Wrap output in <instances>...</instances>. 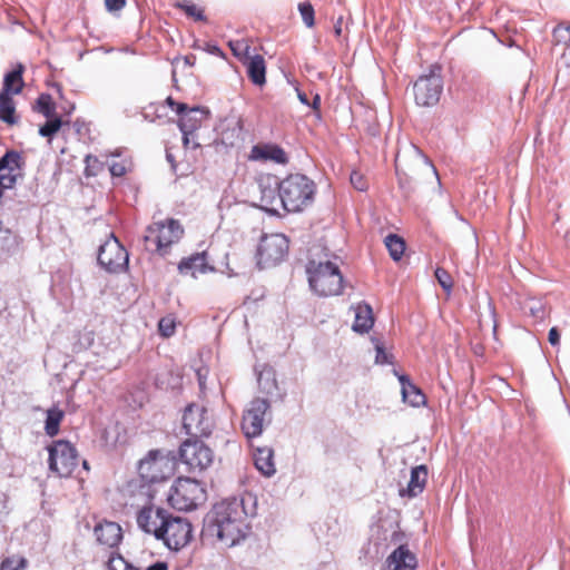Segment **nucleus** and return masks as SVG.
Here are the masks:
<instances>
[{
    "instance_id": "1",
    "label": "nucleus",
    "mask_w": 570,
    "mask_h": 570,
    "mask_svg": "<svg viewBox=\"0 0 570 570\" xmlns=\"http://www.w3.org/2000/svg\"><path fill=\"white\" fill-rule=\"evenodd\" d=\"M248 514L244 498L224 500L216 503L205 517L203 533L232 548L248 534Z\"/></svg>"
},
{
    "instance_id": "2",
    "label": "nucleus",
    "mask_w": 570,
    "mask_h": 570,
    "mask_svg": "<svg viewBox=\"0 0 570 570\" xmlns=\"http://www.w3.org/2000/svg\"><path fill=\"white\" fill-rule=\"evenodd\" d=\"M306 274L311 289L321 297L337 296L343 291V275L337 264L327 253L318 259L312 257L306 264Z\"/></svg>"
},
{
    "instance_id": "3",
    "label": "nucleus",
    "mask_w": 570,
    "mask_h": 570,
    "mask_svg": "<svg viewBox=\"0 0 570 570\" xmlns=\"http://www.w3.org/2000/svg\"><path fill=\"white\" fill-rule=\"evenodd\" d=\"M395 169L402 187L411 179L430 178L440 186L438 171L429 158L413 144L399 149Z\"/></svg>"
},
{
    "instance_id": "4",
    "label": "nucleus",
    "mask_w": 570,
    "mask_h": 570,
    "mask_svg": "<svg viewBox=\"0 0 570 570\" xmlns=\"http://www.w3.org/2000/svg\"><path fill=\"white\" fill-rule=\"evenodd\" d=\"M315 194V183L303 174H291L278 185L281 206L288 213L303 212L313 204Z\"/></svg>"
},
{
    "instance_id": "5",
    "label": "nucleus",
    "mask_w": 570,
    "mask_h": 570,
    "mask_svg": "<svg viewBox=\"0 0 570 570\" xmlns=\"http://www.w3.org/2000/svg\"><path fill=\"white\" fill-rule=\"evenodd\" d=\"M207 499L206 490L195 479L178 478L170 488L168 501L173 508L190 511L203 504Z\"/></svg>"
},
{
    "instance_id": "6",
    "label": "nucleus",
    "mask_w": 570,
    "mask_h": 570,
    "mask_svg": "<svg viewBox=\"0 0 570 570\" xmlns=\"http://www.w3.org/2000/svg\"><path fill=\"white\" fill-rule=\"evenodd\" d=\"M175 465V458L169 452L153 450L140 460L138 473L146 483H157L173 475Z\"/></svg>"
},
{
    "instance_id": "7",
    "label": "nucleus",
    "mask_w": 570,
    "mask_h": 570,
    "mask_svg": "<svg viewBox=\"0 0 570 570\" xmlns=\"http://www.w3.org/2000/svg\"><path fill=\"white\" fill-rule=\"evenodd\" d=\"M49 469L61 478H68L78 465V452L68 441H55L49 448Z\"/></svg>"
},
{
    "instance_id": "8",
    "label": "nucleus",
    "mask_w": 570,
    "mask_h": 570,
    "mask_svg": "<svg viewBox=\"0 0 570 570\" xmlns=\"http://www.w3.org/2000/svg\"><path fill=\"white\" fill-rule=\"evenodd\" d=\"M184 234L181 225L175 219H167L166 222H157L147 228V234L144 237L146 247L155 246V249L161 254L174 243H177Z\"/></svg>"
},
{
    "instance_id": "9",
    "label": "nucleus",
    "mask_w": 570,
    "mask_h": 570,
    "mask_svg": "<svg viewBox=\"0 0 570 570\" xmlns=\"http://www.w3.org/2000/svg\"><path fill=\"white\" fill-rule=\"evenodd\" d=\"M271 404L266 399L252 400L244 410L242 431L247 439L257 438L263 433L264 426L269 422Z\"/></svg>"
},
{
    "instance_id": "10",
    "label": "nucleus",
    "mask_w": 570,
    "mask_h": 570,
    "mask_svg": "<svg viewBox=\"0 0 570 570\" xmlns=\"http://www.w3.org/2000/svg\"><path fill=\"white\" fill-rule=\"evenodd\" d=\"M439 68H433L430 73L421 76L413 85V95L416 105L431 107L438 104L443 90V80Z\"/></svg>"
},
{
    "instance_id": "11",
    "label": "nucleus",
    "mask_w": 570,
    "mask_h": 570,
    "mask_svg": "<svg viewBox=\"0 0 570 570\" xmlns=\"http://www.w3.org/2000/svg\"><path fill=\"white\" fill-rule=\"evenodd\" d=\"M193 537V528L186 518L168 515L163 523L161 539L170 550H180L189 543Z\"/></svg>"
},
{
    "instance_id": "12",
    "label": "nucleus",
    "mask_w": 570,
    "mask_h": 570,
    "mask_svg": "<svg viewBox=\"0 0 570 570\" xmlns=\"http://www.w3.org/2000/svg\"><path fill=\"white\" fill-rule=\"evenodd\" d=\"M183 426L187 434L203 438L212 434L215 422L205 406L191 403L185 409Z\"/></svg>"
},
{
    "instance_id": "13",
    "label": "nucleus",
    "mask_w": 570,
    "mask_h": 570,
    "mask_svg": "<svg viewBox=\"0 0 570 570\" xmlns=\"http://www.w3.org/2000/svg\"><path fill=\"white\" fill-rule=\"evenodd\" d=\"M288 250V239L283 234H272L262 237L257 255L258 265L271 267L283 261Z\"/></svg>"
},
{
    "instance_id": "14",
    "label": "nucleus",
    "mask_w": 570,
    "mask_h": 570,
    "mask_svg": "<svg viewBox=\"0 0 570 570\" xmlns=\"http://www.w3.org/2000/svg\"><path fill=\"white\" fill-rule=\"evenodd\" d=\"M181 461L193 472H202L214 461V452L200 441L186 440L179 450Z\"/></svg>"
},
{
    "instance_id": "15",
    "label": "nucleus",
    "mask_w": 570,
    "mask_h": 570,
    "mask_svg": "<svg viewBox=\"0 0 570 570\" xmlns=\"http://www.w3.org/2000/svg\"><path fill=\"white\" fill-rule=\"evenodd\" d=\"M98 263L109 273L121 272L127 266L128 253L114 235L99 247Z\"/></svg>"
},
{
    "instance_id": "16",
    "label": "nucleus",
    "mask_w": 570,
    "mask_h": 570,
    "mask_svg": "<svg viewBox=\"0 0 570 570\" xmlns=\"http://www.w3.org/2000/svg\"><path fill=\"white\" fill-rule=\"evenodd\" d=\"M24 160L16 150L7 151L0 158V186L7 190L12 189L19 178L23 176Z\"/></svg>"
},
{
    "instance_id": "17",
    "label": "nucleus",
    "mask_w": 570,
    "mask_h": 570,
    "mask_svg": "<svg viewBox=\"0 0 570 570\" xmlns=\"http://www.w3.org/2000/svg\"><path fill=\"white\" fill-rule=\"evenodd\" d=\"M168 515L167 511L159 507L146 505L137 513V524L144 532L154 534L158 539Z\"/></svg>"
},
{
    "instance_id": "18",
    "label": "nucleus",
    "mask_w": 570,
    "mask_h": 570,
    "mask_svg": "<svg viewBox=\"0 0 570 570\" xmlns=\"http://www.w3.org/2000/svg\"><path fill=\"white\" fill-rule=\"evenodd\" d=\"M278 185L279 181L274 176H266L258 180V187L261 190L259 207L272 214H277V206L281 205Z\"/></svg>"
},
{
    "instance_id": "19",
    "label": "nucleus",
    "mask_w": 570,
    "mask_h": 570,
    "mask_svg": "<svg viewBox=\"0 0 570 570\" xmlns=\"http://www.w3.org/2000/svg\"><path fill=\"white\" fill-rule=\"evenodd\" d=\"M416 557L407 547L400 546L385 560L384 570H415Z\"/></svg>"
},
{
    "instance_id": "20",
    "label": "nucleus",
    "mask_w": 570,
    "mask_h": 570,
    "mask_svg": "<svg viewBox=\"0 0 570 570\" xmlns=\"http://www.w3.org/2000/svg\"><path fill=\"white\" fill-rule=\"evenodd\" d=\"M249 159L263 163L273 161L282 165L287 163L286 153L279 146L273 144L255 145L250 150Z\"/></svg>"
},
{
    "instance_id": "21",
    "label": "nucleus",
    "mask_w": 570,
    "mask_h": 570,
    "mask_svg": "<svg viewBox=\"0 0 570 570\" xmlns=\"http://www.w3.org/2000/svg\"><path fill=\"white\" fill-rule=\"evenodd\" d=\"M94 532L97 541L109 548L118 546L122 539L121 528L119 524L111 521L98 523L95 527Z\"/></svg>"
},
{
    "instance_id": "22",
    "label": "nucleus",
    "mask_w": 570,
    "mask_h": 570,
    "mask_svg": "<svg viewBox=\"0 0 570 570\" xmlns=\"http://www.w3.org/2000/svg\"><path fill=\"white\" fill-rule=\"evenodd\" d=\"M428 481V468L424 464L414 466L411 470L410 481L405 489L400 490V495L414 498L423 492Z\"/></svg>"
},
{
    "instance_id": "23",
    "label": "nucleus",
    "mask_w": 570,
    "mask_h": 570,
    "mask_svg": "<svg viewBox=\"0 0 570 570\" xmlns=\"http://www.w3.org/2000/svg\"><path fill=\"white\" fill-rule=\"evenodd\" d=\"M206 115L207 111L199 107L187 108L183 114H179L178 127L181 134L195 132L202 126Z\"/></svg>"
},
{
    "instance_id": "24",
    "label": "nucleus",
    "mask_w": 570,
    "mask_h": 570,
    "mask_svg": "<svg viewBox=\"0 0 570 570\" xmlns=\"http://www.w3.org/2000/svg\"><path fill=\"white\" fill-rule=\"evenodd\" d=\"M208 269V265L206 263V254L197 253L187 258H184L178 264V271L183 275H191L196 277L197 274H204Z\"/></svg>"
},
{
    "instance_id": "25",
    "label": "nucleus",
    "mask_w": 570,
    "mask_h": 570,
    "mask_svg": "<svg viewBox=\"0 0 570 570\" xmlns=\"http://www.w3.org/2000/svg\"><path fill=\"white\" fill-rule=\"evenodd\" d=\"M254 463L257 470L265 476H272L276 472L274 451L271 448H257L254 453Z\"/></svg>"
},
{
    "instance_id": "26",
    "label": "nucleus",
    "mask_w": 570,
    "mask_h": 570,
    "mask_svg": "<svg viewBox=\"0 0 570 570\" xmlns=\"http://www.w3.org/2000/svg\"><path fill=\"white\" fill-rule=\"evenodd\" d=\"M23 70L24 67L21 63H19L12 71L8 72L4 76L3 87L0 92H6L10 95L20 94L24 86L22 79Z\"/></svg>"
},
{
    "instance_id": "27",
    "label": "nucleus",
    "mask_w": 570,
    "mask_h": 570,
    "mask_svg": "<svg viewBox=\"0 0 570 570\" xmlns=\"http://www.w3.org/2000/svg\"><path fill=\"white\" fill-rule=\"evenodd\" d=\"M374 323L372 308L367 304H358L355 307V320L353 323V331L358 333L368 332Z\"/></svg>"
},
{
    "instance_id": "28",
    "label": "nucleus",
    "mask_w": 570,
    "mask_h": 570,
    "mask_svg": "<svg viewBox=\"0 0 570 570\" xmlns=\"http://www.w3.org/2000/svg\"><path fill=\"white\" fill-rule=\"evenodd\" d=\"M247 73L249 79L257 86H263L266 81L265 73V60L262 56L255 55L248 58L247 61Z\"/></svg>"
},
{
    "instance_id": "29",
    "label": "nucleus",
    "mask_w": 570,
    "mask_h": 570,
    "mask_svg": "<svg viewBox=\"0 0 570 570\" xmlns=\"http://www.w3.org/2000/svg\"><path fill=\"white\" fill-rule=\"evenodd\" d=\"M259 390L266 395H273L278 390L275 372L271 367L262 370L257 377Z\"/></svg>"
},
{
    "instance_id": "30",
    "label": "nucleus",
    "mask_w": 570,
    "mask_h": 570,
    "mask_svg": "<svg viewBox=\"0 0 570 570\" xmlns=\"http://www.w3.org/2000/svg\"><path fill=\"white\" fill-rule=\"evenodd\" d=\"M401 383L404 402L412 406H419L424 403L425 396L415 385L409 381H405L404 377H401Z\"/></svg>"
},
{
    "instance_id": "31",
    "label": "nucleus",
    "mask_w": 570,
    "mask_h": 570,
    "mask_svg": "<svg viewBox=\"0 0 570 570\" xmlns=\"http://www.w3.org/2000/svg\"><path fill=\"white\" fill-rule=\"evenodd\" d=\"M14 102L10 94L0 92V119L9 125L16 122Z\"/></svg>"
},
{
    "instance_id": "32",
    "label": "nucleus",
    "mask_w": 570,
    "mask_h": 570,
    "mask_svg": "<svg viewBox=\"0 0 570 570\" xmlns=\"http://www.w3.org/2000/svg\"><path fill=\"white\" fill-rule=\"evenodd\" d=\"M384 244L394 261L401 259L405 250V243L400 236L390 234L385 237Z\"/></svg>"
},
{
    "instance_id": "33",
    "label": "nucleus",
    "mask_w": 570,
    "mask_h": 570,
    "mask_svg": "<svg viewBox=\"0 0 570 570\" xmlns=\"http://www.w3.org/2000/svg\"><path fill=\"white\" fill-rule=\"evenodd\" d=\"M62 417L63 412L57 407H52L47 411L45 430L49 436H55L59 432V425Z\"/></svg>"
},
{
    "instance_id": "34",
    "label": "nucleus",
    "mask_w": 570,
    "mask_h": 570,
    "mask_svg": "<svg viewBox=\"0 0 570 570\" xmlns=\"http://www.w3.org/2000/svg\"><path fill=\"white\" fill-rule=\"evenodd\" d=\"M108 570H140L129 561H127L121 554L111 552L108 562Z\"/></svg>"
},
{
    "instance_id": "35",
    "label": "nucleus",
    "mask_w": 570,
    "mask_h": 570,
    "mask_svg": "<svg viewBox=\"0 0 570 570\" xmlns=\"http://www.w3.org/2000/svg\"><path fill=\"white\" fill-rule=\"evenodd\" d=\"M27 560L22 557H8L6 558L0 566V570H26Z\"/></svg>"
},
{
    "instance_id": "36",
    "label": "nucleus",
    "mask_w": 570,
    "mask_h": 570,
    "mask_svg": "<svg viewBox=\"0 0 570 570\" xmlns=\"http://www.w3.org/2000/svg\"><path fill=\"white\" fill-rule=\"evenodd\" d=\"M229 47L233 53L238 58H249V45L246 40L229 41Z\"/></svg>"
},
{
    "instance_id": "37",
    "label": "nucleus",
    "mask_w": 570,
    "mask_h": 570,
    "mask_svg": "<svg viewBox=\"0 0 570 570\" xmlns=\"http://www.w3.org/2000/svg\"><path fill=\"white\" fill-rule=\"evenodd\" d=\"M62 121L60 118H53L48 120L43 126L40 127L39 134L42 137L51 138L61 127Z\"/></svg>"
},
{
    "instance_id": "38",
    "label": "nucleus",
    "mask_w": 570,
    "mask_h": 570,
    "mask_svg": "<svg viewBox=\"0 0 570 570\" xmlns=\"http://www.w3.org/2000/svg\"><path fill=\"white\" fill-rule=\"evenodd\" d=\"M298 10L305 26L312 28L315 23L313 6L309 2H302L298 4Z\"/></svg>"
},
{
    "instance_id": "39",
    "label": "nucleus",
    "mask_w": 570,
    "mask_h": 570,
    "mask_svg": "<svg viewBox=\"0 0 570 570\" xmlns=\"http://www.w3.org/2000/svg\"><path fill=\"white\" fill-rule=\"evenodd\" d=\"M435 277L439 282V284L442 286V288L450 293L453 286V281L451 275L442 267H438L435 269Z\"/></svg>"
},
{
    "instance_id": "40",
    "label": "nucleus",
    "mask_w": 570,
    "mask_h": 570,
    "mask_svg": "<svg viewBox=\"0 0 570 570\" xmlns=\"http://www.w3.org/2000/svg\"><path fill=\"white\" fill-rule=\"evenodd\" d=\"M175 320L170 316L163 317L158 323V330L164 337H169L175 332Z\"/></svg>"
},
{
    "instance_id": "41",
    "label": "nucleus",
    "mask_w": 570,
    "mask_h": 570,
    "mask_svg": "<svg viewBox=\"0 0 570 570\" xmlns=\"http://www.w3.org/2000/svg\"><path fill=\"white\" fill-rule=\"evenodd\" d=\"M38 111L50 117L53 111L52 100L49 95H41L37 100Z\"/></svg>"
},
{
    "instance_id": "42",
    "label": "nucleus",
    "mask_w": 570,
    "mask_h": 570,
    "mask_svg": "<svg viewBox=\"0 0 570 570\" xmlns=\"http://www.w3.org/2000/svg\"><path fill=\"white\" fill-rule=\"evenodd\" d=\"M179 7L186 12L187 16L195 18L196 20H204L203 11L190 2H183Z\"/></svg>"
},
{
    "instance_id": "43",
    "label": "nucleus",
    "mask_w": 570,
    "mask_h": 570,
    "mask_svg": "<svg viewBox=\"0 0 570 570\" xmlns=\"http://www.w3.org/2000/svg\"><path fill=\"white\" fill-rule=\"evenodd\" d=\"M372 341L375 345V351H376L375 362L379 364L391 363L390 357H389L387 353L385 352L383 345L375 338H372Z\"/></svg>"
},
{
    "instance_id": "44",
    "label": "nucleus",
    "mask_w": 570,
    "mask_h": 570,
    "mask_svg": "<svg viewBox=\"0 0 570 570\" xmlns=\"http://www.w3.org/2000/svg\"><path fill=\"white\" fill-rule=\"evenodd\" d=\"M529 311L535 318L542 320L546 316V309L541 302L532 301Z\"/></svg>"
},
{
    "instance_id": "45",
    "label": "nucleus",
    "mask_w": 570,
    "mask_h": 570,
    "mask_svg": "<svg viewBox=\"0 0 570 570\" xmlns=\"http://www.w3.org/2000/svg\"><path fill=\"white\" fill-rule=\"evenodd\" d=\"M351 184L353 185V187L357 190H365L366 189V183L362 176V174L357 173V171H353L351 174Z\"/></svg>"
},
{
    "instance_id": "46",
    "label": "nucleus",
    "mask_w": 570,
    "mask_h": 570,
    "mask_svg": "<svg viewBox=\"0 0 570 570\" xmlns=\"http://www.w3.org/2000/svg\"><path fill=\"white\" fill-rule=\"evenodd\" d=\"M126 4V0H105L106 9L109 12L120 11Z\"/></svg>"
},
{
    "instance_id": "47",
    "label": "nucleus",
    "mask_w": 570,
    "mask_h": 570,
    "mask_svg": "<svg viewBox=\"0 0 570 570\" xmlns=\"http://www.w3.org/2000/svg\"><path fill=\"white\" fill-rule=\"evenodd\" d=\"M183 144L185 148L196 149L200 145L195 140V132H189L188 135L183 134Z\"/></svg>"
},
{
    "instance_id": "48",
    "label": "nucleus",
    "mask_w": 570,
    "mask_h": 570,
    "mask_svg": "<svg viewBox=\"0 0 570 570\" xmlns=\"http://www.w3.org/2000/svg\"><path fill=\"white\" fill-rule=\"evenodd\" d=\"M112 176H124L126 174V166L122 163H112L109 167Z\"/></svg>"
},
{
    "instance_id": "49",
    "label": "nucleus",
    "mask_w": 570,
    "mask_h": 570,
    "mask_svg": "<svg viewBox=\"0 0 570 570\" xmlns=\"http://www.w3.org/2000/svg\"><path fill=\"white\" fill-rule=\"evenodd\" d=\"M548 340H549V343L552 345V346H558L559 343H560V333L558 331L557 327H552L550 331H549V336H548Z\"/></svg>"
},
{
    "instance_id": "50",
    "label": "nucleus",
    "mask_w": 570,
    "mask_h": 570,
    "mask_svg": "<svg viewBox=\"0 0 570 570\" xmlns=\"http://www.w3.org/2000/svg\"><path fill=\"white\" fill-rule=\"evenodd\" d=\"M166 102L171 107V108H176V112L179 115V114H183V111H185L187 109V105L186 104H178L171 97H168L166 99Z\"/></svg>"
},
{
    "instance_id": "51",
    "label": "nucleus",
    "mask_w": 570,
    "mask_h": 570,
    "mask_svg": "<svg viewBox=\"0 0 570 570\" xmlns=\"http://www.w3.org/2000/svg\"><path fill=\"white\" fill-rule=\"evenodd\" d=\"M204 50L207 51L210 55H215V56H218V57H223L224 56L222 49L218 46H216V45L206 43Z\"/></svg>"
},
{
    "instance_id": "52",
    "label": "nucleus",
    "mask_w": 570,
    "mask_h": 570,
    "mask_svg": "<svg viewBox=\"0 0 570 570\" xmlns=\"http://www.w3.org/2000/svg\"><path fill=\"white\" fill-rule=\"evenodd\" d=\"M147 570H168V566L166 562L158 561L147 568Z\"/></svg>"
},
{
    "instance_id": "53",
    "label": "nucleus",
    "mask_w": 570,
    "mask_h": 570,
    "mask_svg": "<svg viewBox=\"0 0 570 570\" xmlns=\"http://www.w3.org/2000/svg\"><path fill=\"white\" fill-rule=\"evenodd\" d=\"M296 92H297V98L299 99V101L306 106H309V101H308L306 94L301 91L299 89H296Z\"/></svg>"
},
{
    "instance_id": "54",
    "label": "nucleus",
    "mask_w": 570,
    "mask_h": 570,
    "mask_svg": "<svg viewBox=\"0 0 570 570\" xmlns=\"http://www.w3.org/2000/svg\"><path fill=\"white\" fill-rule=\"evenodd\" d=\"M320 106H321V97L318 95H315L314 99H313L312 108L317 111V110H320Z\"/></svg>"
},
{
    "instance_id": "55",
    "label": "nucleus",
    "mask_w": 570,
    "mask_h": 570,
    "mask_svg": "<svg viewBox=\"0 0 570 570\" xmlns=\"http://www.w3.org/2000/svg\"><path fill=\"white\" fill-rule=\"evenodd\" d=\"M341 23H342V18L338 19L337 23L335 24L334 29H335V35L336 36H340L341 32H342V27H341Z\"/></svg>"
},
{
    "instance_id": "56",
    "label": "nucleus",
    "mask_w": 570,
    "mask_h": 570,
    "mask_svg": "<svg viewBox=\"0 0 570 570\" xmlns=\"http://www.w3.org/2000/svg\"><path fill=\"white\" fill-rule=\"evenodd\" d=\"M166 158L167 160L171 164V167L175 168V163H174V158H173V155L167 151L166 154Z\"/></svg>"
},
{
    "instance_id": "57",
    "label": "nucleus",
    "mask_w": 570,
    "mask_h": 570,
    "mask_svg": "<svg viewBox=\"0 0 570 570\" xmlns=\"http://www.w3.org/2000/svg\"><path fill=\"white\" fill-rule=\"evenodd\" d=\"M185 63L191 66L193 65L191 58L190 57H186L185 58Z\"/></svg>"
},
{
    "instance_id": "58",
    "label": "nucleus",
    "mask_w": 570,
    "mask_h": 570,
    "mask_svg": "<svg viewBox=\"0 0 570 570\" xmlns=\"http://www.w3.org/2000/svg\"><path fill=\"white\" fill-rule=\"evenodd\" d=\"M82 466H83V469H86V470H88V469H89V466H88V462H87L86 460L82 462Z\"/></svg>"
},
{
    "instance_id": "59",
    "label": "nucleus",
    "mask_w": 570,
    "mask_h": 570,
    "mask_svg": "<svg viewBox=\"0 0 570 570\" xmlns=\"http://www.w3.org/2000/svg\"><path fill=\"white\" fill-rule=\"evenodd\" d=\"M562 59H563V60H564V62L568 65V58H567V55H566V53H563V55H562Z\"/></svg>"
},
{
    "instance_id": "60",
    "label": "nucleus",
    "mask_w": 570,
    "mask_h": 570,
    "mask_svg": "<svg viewBox=\"0 0 570 570\" xmlns=\"http://www.w3.org/2000/svg\"><path fill=\"white\" fill-rule=\"evenodd\" d=\"M92 159L91 156H87L86 161L89 163Z\"/></svg>"
},
{
    "instance_id": "61",
    "label": "nucleus",
    "mask_w": 570,
    "mask_h": 570,
    "mask_svg": "<svg viewBox=\"0 0 570 570\" xmlns=\"http://www.w3.org/2000/svg\"><path fill=\"white\" fill-rule=\"evenodd\" d=\"M0 233H2V222L0 220Z\"/></svg>"
},
{
    "instance_id": "62",
    "label": "nucleus",
    "mask_w": 570,
    "mask_h": 570,
    "mask_svg": "<svg viewBox=\"0 0 570 570\" xmlns=\"http://www.w3.org/2000/svg\"><path fill=\"white\" fill-rule=\"evenodd\" d=\"M3 233L7 235V237L9 236V230L8 229L4 230Z\"/></svg>"
}]
</instances>
